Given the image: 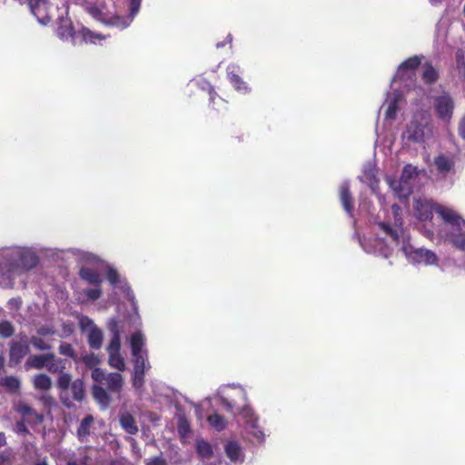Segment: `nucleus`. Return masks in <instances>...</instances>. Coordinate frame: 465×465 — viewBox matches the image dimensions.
<instances>
[{"mask_svg":"<svg viewBox=\"0 0 465 465\" xmlns=\"http://www.w3.org/2000/svg\"><path fill=\"white\" fill-rule=\"evenodd\" d=\"M391 213L394 219L393 224L390 222H381L379 227L400 247L407 260L413 264H437L438 257L434 252L425 248H415L411 244V235L402 227L401 207L398 204H392Z\"/></svg>","mask_w":465,"mask_h":465,"instance_id":"obj_1","label":"nucleus"},{"mask_svg":"<svg viewBox=\"0 0 465 465\" xmlns=\"http://www.w3.org/2000/svg\"><path fill=\"white\" fill-rule=\"evenodd\" d=\"M95 382L93 386V395L95 401L104 408L111 402V393H119L124 386L123 375L119 372H106L103 369H95L91 372Z\"/></svg>","mask_w":465,"mask_h":465,"instance_id":"obj_2","label":"nucleus"},{"mask_svg":"<svg viewBox=\"0 0 465 465\" xmlns=\"http://www.w3.org/2000/svg\"><path fill=\"white\" fill-rule=\"evenodd\" d=\"M140 4L141 0H130V15L127 18L114 15L102 0L86 2L84 10L95 20L106 25L124 29L130 25L134 15L138 13Z\"/></svg>","mask_w":465,"mask_h":465,"instance_id":"obj_3","label":"nucleus"},{"mask_svg":"<svg viewBox=\"0 0 465 465\" xmlns=\"http://www.w3.org/2000/svg\"><path fill=\"white\" fill-rule=\"evenodd\" d=\"M4 258L8 266V277L31 270L38 263V257L29 248L13 247L4 251Z\"/></svg>","mask_w":465,"mask_h":465,"instance_id":"obj_4","label":"nucleus"},{"mask_svg":"<svg viewBox=\"0 0 465 465\" xmlns=\"http://www.w3.org/2000/svg\"><path fill=\"white\" fill-rule=\"evenodd\" d=\"M418 174L419 170L416 166L407 164L404 166L399 180L387 177L386 182L397 197L407 198L412 193L413 182Z\"/></svg>","mask_w":465,"mask_h":465,"instance_id":"obj_5","label":"nucleus"},{"mask_svg":"<svg viewBox=\"0 0 465 465\" xmlns=\"http://www.w3.org/2000/svg\"><path fill=\"white\" fill-rule=\"evenodd\" d=\"M131 349L134 357V372L145 373L151 368L147 359V351L143 349L145 338L140 331H136L131 336Z\"/></svg>","mask_w":465,"mask_h":465,"instance_id":"obj_6","label":"nucleus"},{"mask_svg":"<svg viewBox=\"0 0 465 465\" xmlns=\"http://www.w3.org/2000/svg\"><path fill=\"white\" fill-rule=\"evenodd\" d=\"M98 456L97 449L85 446L68 453L64 459H60L58 465H95Z\"/></svg>","mask_w":465,"mask_h":465,"instance_id":"obj_7","label":"nucleus"},{"mask_svg":"<svg viewBox=\"0 0 465 465\" xmlns=\"http://www.w3.org/2000/svg\"><path fill=\"white\" fill-rule=\"evenodd\" d=\"M79 327L87 333V341L94 350H99L103 344V332L88 316L81 315L78 318Z\"/></svg>","mask_w":465,"mask_h":465,"instance_id":"obj_8","label":"nucleus"},{"mask_svg":"<svg viewBox=\"0 0 465 465\" xmlns=\"http://www.w3.org/2000/svg\"><path fill=\"white\" fill-rule=\"evenodd\" d=\"M434 109L440 119L450 122L454 111V101L449 94H442L434 98Z\"/></svg>","mask_w":465,"mask_h":465,"instance_id":"obj_9","label":"nucleus"},{"mask_svg":"<svg viewBox=\"0 0 465 465\" xmlns=\"http://www.w3.org/2000/svg\"><path fill=\"white\" fill-rule=\"evenodd\" d=\"M420 64V58L419 56H412L401 63L397 70L392 83L397 80L401 81H412L415 76V70Z\"/></svg>","mask_w":465,"mask_h":465,"instance_id":"obj_10","label":"nucleus"},{"mask_svg":"<svg viewBox=\"0 0 465 465\" xmlns=\"http://www.w3.org/2000/svg\"><path fill=\"white\" fill-rule=\"evenodd\" d=\"M435 213L447 225L450 226L449 231L460 230L461 223H465L460 215L448 206L439 204L435 208Z\"/></svg>","mask_w":465,"mask_h":465,"instance_id":"obj_11","label":"nucleus"},{"mask_svg":"<svg viewBox=\"0 0 465 465\" xmlns=\"http://www.w3.org/2000/svg\"><path fill=\"white\" fill-rule=\"evenodd\" d=\"M241 416L245 420L246 430L253 437V440L262 442L264 440V433L257 426V418L255 417L252 410L245 406L241 411Z\"/></svg>","mask_w":465,"mask_h":465,"instance_id":"obj_12","label":"nucleus"},{"mask_svg":"<svg viewBox=\"0 0 465 465\" xmlns=\"http://www.w3.org/2000/svg\"><path fill=\"white\" fill-rule=\"evenodd\" d=\"M30 351L26 336L20 341H12L10 343L9 361L11 364H19L24 357Z\"/></svg>","mask_w":465,"mask_h":465,"instance_id":"obj_13","label":"nucleus"},{"mask_svg":"<svg viewBox=\"0 0 465 465\" xmlns=\"http://www.w3.org/2000/svg\"><path fill=\"white\" fill-rule=\"evenodd\" d=\"M432 200L427 198H418L414 201V210L419 220L427 221L432 218L436 206Z\"/></svg>","mask_w":465,"mask_h":465,"instance_id":"obj_14","label":"nucleus"},{"mask_svg":"<svg viewBox=\"0 0 465 465\" xmlns=\"http://www.w3.org/2000/svg\"><path fill=\"white\" fill-rule=\"evenodd\" d=\"M28 4L33 15L42 25L49 23L51 17L49 15V4L47 0H28Z\"/></svg>","mask_w":465,"mask_h":465,"instance_id":"obj_15","label":"nucleus"},{"mask_svg":"<svg viewBox=\"0 0 465 465\" xmlns=\"http://www.w3.org/2000/svg\"><path fill=\"white\" fill-rule=\"evenodd\" d=\"M107 279L114 287L121 289L126 294V297L132 302L134 309L136 310V302L131 288L125 282L119 280L118 272L110 266L107 268Z\"/></svg>","mask_w":465,"mask_h":465,"instance_id":"obj_16","label":"nucleus"},{"mask_svg":"<svg viewBox=\"0 0 465 465\" xmlns=\"http://www.w3.org/2000/svg\"><path fill=\"white\" fill-rule=\"evenodd\" d=\"M427 124L412 120L404 133V137L413 143H421L426 135Z\"/></svg>","mask_w":465,"mask_h":465,"instance_id":"obj_17","label":"nucleus"},{"mask_svg":"<svg viewBox=\"0 0 465 465\" xmlns=\"http://www.w3.org/2000/svg\"><path fill=\"white\" fill-rule=\"evenodd\" d=\"M195 447L197 454L205 465H221L222 461L220 459L215 460L214 462L210 461V460L213 458V450L212 445L208 441L203 439H198L196 440Z\"/></svg>","mask_w":465,"mask_h":465,"instance_id":"obj_18","label":"nucleus"},{"mask_svg":"<svg viewBox=\"0 0 465 465\" xmlns=\"http://www.w3.org/2000/svg\"><path fill=\"white\" fill-rule=\"evenodd\" d=\"M433 164L438 174L446 177L454 171L455 162L453 157L440 153L434 158Z\"/></svg>","mask_w":465,"mask_h":465,"instance_id":"obj_19","label":"nucleus"},{"mask_svg":"<svg viewBox=\"0 0 465 465\" xmlns=\"http://www.w3.org/2000/svg\"><path fill=\"white\" fill-rule=\"evenodd\" d=\"M224 451L227 458L236 465L244 461L243 450L236 441H228L224 446Z\"/></svg>","mask_w":465,"mask_h":465,"instance_id":"obj_20","label":"nucleus"},{"mask_svg":"<svg viewBox=\"0 0 465 465\" xmlns=\"http://www.w3.org/2000/svg\"><path fill=\"white\" fill-rule=\"evenodd\" d=\"M53 359H54V353L33 354L27 358V360L25 363V370H30V369L41 370L43 368H45V365H47L48 360H53Z\"/></svg>","mask_w":465,"mask_h":465,"instance_id":"obj_21","label":"nucleus"},{"mask_svg":"<svg viewBox=\"0 0 465 465\" xmlns=\"http://www.w3.org/2000/svg\"><path fill=\"white\" fill-rule=\"evenodd\" d=\"M72 376L71 374L64 372L62 371L59 373L58 379H57V387L61 391V401L64 405L66 407H71L72 402L70 399L64 395V392L69 390L71 384H72Z\"/></svg>","mask_w":465,"mask_h":465,"instance_id":"obj_22","label":"nucleus"},{"mask_svg":"<svg viewBox=\"0 0 465 465\" xmlns=\"http://www.w3.org/2000/svg\"><path fill=\"white\" fill-rule=\"evenodd\" d=\"M340 200L345 212L351 216L353 212V201L348 181H344L340 186Z\"/></svg>","mask_w":465,"mask_h":465,"instance_id":"obj_23","label":"nucleus"},{"mask_svg":"<svg viewBox=\"0 0 465 465\" xmlns=\"http://www.w3.org/2000/svg\"><path fill=\"white\" fill-rule=\"evenodd\" d=\"M239 71L240 67L238 65L230 64L227 67V76L236 90L246 93L248 91V86L246 83L242 81V79L238 74Z\"/></svg>","mask_w":465,"mask_h":465,"instance_id":"obj_24","label":"nucleus"},{"mask_svg":"<svg viewBox=\"0 0 465 465\" xmlns=\"http://www.w3.org/2000/svg\"><path fill=\"white\" fill-rule=\"evenodd\" d=\"M94 417L92 415H87L84 418L76 430L77 438L80 441L84 442L87 440L88 437L92 434V429L94 427Z\"/></svg>","mask_w":465,"mask_h":465,"instance_id":"obj_25","label":"nucleus"},{"mask_svg":"<svg viewBox=\"0 0 465 465\" xmlns=\"http://www.w3.org/2000/svg\"><path fill=\"white\" fill-rule=\"evenodd\" d=\"M444 238L458 250L465 252V233L460 230L449 231L445 233Z\"/></svg>","mask_w":465,"mask_h":465,"instance_id":"obj_26","label":"nucleus"},{"mask_svg":"<svg viewBox=\"0 0 465 465\" xmlns=\"http://www.w3.org/2000/svg\"><path fill=\"white\" fill-rule=\"evenodd\" d=\"M80 277L90 284L100 286L103 280L100 273L89 267H83L79 272Z\"/></svg>","mask_w":465,"mask_h":465,"instance_id":"obj_27","label":"nucleus"},{"mask_svg":"<svg viewBox=\"0 0 465 465\" xmlns=\"http://www.w3.org/2000/svg\"><path fill=\"white\" fill-rule=\"evenodd\" d=\"M32 382L34 388L36 391L43 392H46L52 388V380L47 374L45 373L35 375L32 379Z\"/></svg>","mask_w":465,"mask_h":465,"instance_id":"obj_28","label":"nucleus"},{"mask_svg":"<svg viewBox=\"0 0 465 465\" xmlns=\"http://www.w3.org/2000/svg\"><path fill=\"white\" fill-rule=\"evenodd\" d=\"M122 428L129 434H135L138 431V427L135 419L129 412H124L119 418Z\"/></svg>","mask_w":465,"mask_h":465,"instance_id":"obj_29","label":"nucleus"},{"mask_svg":"<svg viewBox=\"0 0 465 465\" xmlns=\"http://www.w3.org/2000/svg\"><path fill=\"white\" fill-rule=\"evenodd\" d=\"M57 35L63 40H68L70 38L74 40L75 32L69 20H61L60 25L57 28Z\"/></svg>","mask_w":465,"mask_h":465,"instance_id":"obj_30","label":"nucleus"},{"mask_svg":"<svg viewBox=\"0 0 465 465\" xmlns=\"http://www.w3.org/2000/svg\"><path fill=\"white\" fill-rule=\"evenodd\" d=\"M401 94L400 93H396L393 94L391 99L387 100V109L385 113V116L387 119H395L398 112V102L401 99Z\"/></svg>","mask_w":465,"mask_h":465,"instance_id":"obj_31","label":"nucleus"},{"mask_svg":"<svg viewBox=\"0 0 465 465\" xmlns=\"http://www.w3.org/2000/svg\"><path fill=\"white\" fill-rule=\"evenodd\" d=\"M69 389L74 401H83L84 397V381L81 379H76L74 381Z\"/></svg>","mask_w":465,"mask_h":465,"instance_id":"obj_32","label":"nucleus"},{"mask_svg":"<svg viewBox=\"0 0 465 465\" xmlns=\"http://www.w3.org/2000/svg\"><path fill=\"white\" fill-rule=\"evenodd\" d=\"M108 364L119 371L125 370V361L120 352L108 353Z\"/></svg>","mask_w":465,"mask_h":465,"instance_id":"obj_33","label":"nucleus"},{"mask_svg":"<svg viewBox=\"0 0 465 465\" xmlns=\"http://www.w3.org/2000/svg\"><path fill=\"white\" fill-rule=\"evenodd\" d=\"M18 410L24 417L32 419L36 423H41L43 421V416L38 414L33 408L26 404L20 405Z\"/></svg>","mask_w":465,"mask_h":465,"instance_id":"obj_34","label":"nucleus"},{"mask_svg":"<svg viewBox=\"0 0 465 465\" xmlns=\"http://www.w3.org/2000/svg\"><path fill=\"white\" fill-rule=\"evenodd\" d=\"M82 361L85 365L86 368L90 369L92 371L95 369H100L98 365L100 364V358L94 353L85 354L82 357Z\"/></svg>","mask_w":465,"mask_h":465,"instance_id":"obj_35","label":"nucleus"},{"mask_svg":"<svg viewBox=\"0 0 465 465\" xmlns=\"http://www.w3.org/2000/svg\"><path fill=\"white\" fill-rule=\"evenodd\" d=\"M45 369L51 373H60L64 371V365L63 364V361L54 354V359L47 361Z\"/></svg>","mask_w":465,"mask_h":465,"instance_id":"obj_36","label":"nucleus"},{"mask_svg":"<svg viewBox=\"0 0 465 465\" xmlns=\"http://www.w3.org/2000/svg\"><path fill=\"white\" fill-rule=\"evenodd\" d=\"M28 342L37 351H45L52 349L51 344L38 336H32Z\"/></svg>","mask_w":465,"mask_h":465,"instance_id":"obj_37","label":"nucleus"},{"mask_svg":"<svg viewBox=\"0 0 465 465\" xmlns=\"http://www.w3.org/2000/svg\"><path fill=\"white\" fill-rule=\"evenodd\" d=\"M437 78L438 73L435 68L431 64H427L422 73L423 81L427 84H432Z\"/></svg>","mask_w":465,"mask_h":465,"instance_id":"obj_38","label":"nucleus"},{"mask_svg":"<svg viewBox=\"0 0 465 465\" xmlns=\"http://www.w3.org/2000/svg\"><path fill=\"white\" fill-rule=\"evenodd\" d=\"M374 252L385 258L391 254V249L381 239H375L373 242Z\"/></svg>","mask_w":465,"mask_h":465,"instance_id":"obj_39","label":"nucleus"},{"mask_svg":"<svg viewBox=\"0 0 465 465\" xmlns=\"http://www.w3.org/2000/svg\"><path fill=\"white\" fill-rule=\"evenodd\" d=\"M208 421L210 425L214 428L216 430H223L226 426L225 420L219 414H213L208 417Z\"/></svg>","mask_w":465,"mask_h":465,"instance_id":"obj_40","label":"nucleus"},{"mask_svg":"<svg viewBox=\"0 0 465 465\" xmlns=\"http://www.w3.org/2000/svg\"><path fill=\"white\" fill-rule=\"evenodd\" d=\"M2 384L11 391H16L20 388V381L14 376L5 377Z\"/></svg>","mask_w":465,"mask_h":465,"instance_id":"obj_41","label":"nucleus"},{"mask_svg":"<svg viewBox=\"0 0 465 465\" xmlns=\"http://www.w3.org/2000/svg\"><path fill=\"white\" fill-rule=\"evenodd\" d=\"M59 353L76 361V353L70 343L62 342L59 346Z\"/></svg>","mask_w":465,"mask_h":465,"instance_id":"obj_42","label":"nucleus"},{"mask_svg":"<svg viewBox=\"0 0 465 465\" xmlns=\"http://www.w3.org/2000/svg\"><path fill=\"white\" fill-rule=\"evenodd\" d=\"M82 37H83V40L84 42H91V43H94L95 39H103L104 36L100 34H95L92 31H90L89 29L87 28H83L80 32Z\"/></svg>","mask_w":465,"mask_h":465,"instance_id":"obj_43","label":"nucleus"},{"mask_svg":"<svg viewBox=\"0 0 465 465\" xmlns=\"http://www.w3.org/2000/svg\"><path fill=\"white\" fill-rule=\"evenodd\" d=\"M144 376L145 373H133V386L139 392H142L143 391L144 385Z\"/></svg>","mask_w":465,"mask_h":465,"instance_id":"obj_44","label":"nucleus"},{"mask_svg":"<svg viewBox=\"0 0 465 465\" xmlns=\"http://www.w3.org/2000/svg\"><path fill=\"white\" fill-rule=\"evenodd\" d=\"M14 333V327L9 322H0V335L4 338H8Z\"/></svg>","mask_w":465,"mask_h":465,"instance_id":"obj_45","label":"nucleus"},{"mask_svg":"<svg viewBox=\"0 0 465 465\" xmlns=\"http://www.w3.org/2000/svg\"><path fill=\"white\" fill-rule=\"evenodd\" d=\"M120 349H121L120 336H113L109 345L107 346V349H106L107 352L108 353L120 352Z\"/></svg>","mask_w":465,"mask_h":465,"instance_id":"obj_46","label":"nucleus"},{"mask_svg":"<svg viewBox=\"0 0 465 465\" xmlns=\"http://www.w3.org/2000/svg\"><path fill=\"white\" fill-rule=\"evenodd\" d=\"M84 293L89 300L96 301L100 298L102 291L99 286H96V288L85 290Z\"/></svg>","mask_w":465,"mask_h":465,"instance_id":"obj_47","label":"nucleus"},{"mask_svg":"<svg viewBox=\"0 0 465 465\" xmlns=\"http://www.w3.org/2000/svg\"><path fill=\"white\" fill-rule=\"evenodd\" d=\"M455 58L458 69L460 71L465 70V54L461 49L457 50Z\"/></svg>","mask_w":465,"mask_h":465,"instance_id":"obj_48","label":"nucleus"},{"mask_svg":"<svg viewBox=\"0 0 465 465\" xmlns=\"http://www.w3.org/2000/svg\"><path fill=\"white\" fill-rule=\"evenodd\" d=\"M108 329L112 332L113 336H120V327L116 320L112 319L109 321Z\"/></svg>","mask_w":465,"mask_h":465,"instance_id":"obj_49","label":"nucleus"},{"mask_svg":"<svg viewBox=\"0 0 465 465\" xmlns=\"http://www.w3.org/2000/svg\"><path fill=\"white\" fill-rule=\"evenodd\" d=\"M363 177L365 181L369 182L371 184L377 182L376 175L372 168L365 169Z\"/></svg>","mask_w":465,"mask_h":465,"instance_id":"obj_50","label":"nucleus"},{"mask_svg":"<svg viewBox=\"0 0 465 465\" xmlns=\"http://www.w3.org/2000/svg\"><path fill=\"white\" fill-rule=\"evenodd\" d=\"M145 465H168L167 461L162 457H154L147 460Z\"/></svg>","mask_w":465,"mask_h":465,"instance_id":"obj_51","label":"nucleus"},{"mask_svg":"<svg viewBox=\"0 0 465 465\" xmlns=\"http://www.w3.org/2000/svg\"><path fill=\"white\" fill-rule=\"evenodd\" d=\"M459 134L465 139V114L461 117L460 124H459Z\"/></svg>","mask_w":465,"mask_h":465,"instance_id":"obj_52","label":"nucleus"},{"mask_svg":"<svg viewBox=\"0 0 465 465\" xmlns=\"http://www.w3.org/2000/svg\"><path fill=\"white\" fill-rule=\"evenodd\" d=\"M40 401L45 405V406H51L53 405L54 403V399L47 395V394H43L41 397H40Z\"/></svg>","mask_w":465,"mask_h":465,"instance_id":"obj_53","label":"nucleus"},{"mask_svg":"<svg viewBox=\"0 0 465 465\" xmlns=\"http://www.w3.org/2000/svg\"><path fill=\"white\" fill-rule=\"evenodd\" d=\"M222 403L224 407H226L227 410H232V404L227 399L222 398Z\"/></svg>","mask_w":465,"mask_h":465,"instance_id":"obj_54","label":"nucleus"},{"mask_svg":"<svg viewBox=\"0 0 465 465\" xmlns=\"http://www.w3.org/2000/svg\"><path fill=\"white\" fill-rule=\"evenodd\" d=\"M33 465H48L46 458H38L35 460Z\"/></svg>","mask_w":465,"mask_h":465,"instance_id":"obj_55","label":"nucleus"},{"mask_svg":"<svg viewBox=\"0 0 465 465\" xmlns=\"http://www.w3.org/2000/svg\"><path fill=\"white\" fill-rule=\"evenodd\" d=\"M37 333L40 335H48L51 334L52 331H50L47 328L42 327L37 330Z\"/></svg>","mask_w":465,"mask_h":465,"instance_id":"obj_56","label":"nucleus"},{"mask_svg":"<svg viewBox=\"0 0 465 465\" xmlns=\"http://www.w3.org/2000/svg\"><path fill=\"white\" fill-rule=\"evenodd\" d=\"M6 444V438L4 432H0V447H3Z\"/></svg>","mask_w":465,"mask_h":465,"instance_id":"obj_57","label":"nucleus"},{"mask_svg":"<svg viewBox=\"0 0 465 465\" xmlns=\"http://www.w3.org/2000/svg\"><path fill=\"white\" fill-rule=\"evenodd\" d=\"M7 461V459L4 455H0V465H4Z\"/></svg>","mask_w":465,"mask_h":465,"instance_id":"obj_58","label":"nucleus"},{"mask_svg":"<svg viewBox=\"0 0 465 465\" xmlns=\"http://www.w3.org/2000/svg\"><path fill=\"white\" fill-rule=\"evenodd\" d=\"M432 5H438L441 0H430Z\"/></svg>","mask_w":465,"mask_h":465,"instance_id":"obj_59","label":"nucleus"},{"mask_svg":"<svg viewBox=\"0 0 465 465\" xmlns=\"http://www.w3.org/2000/svg\"><path fill=\"white\" fill-rule=\"evenodd\" d=\"M223 46H224V43H222V42L221 43H217V45H216L217 48H221V47H223Z\"/></svg>","mask_w":465,"mask_h":465,"instance_id":"obj_60","label":"nucleus"},{"mask_svg":"<svg viewBox=\"0 0 465 465\" xmlns=\"http://www.w3.org/2000/svg\"><path fill=\"white\" fill-rule=\"evenodd\" d=\"M228 38H229V41H232V35H228Z\"/></svg>","mask_w":465,"mask_h":465,"instance_id":"obj_61","label":"nucleus"},{"mask_svg":"<svg viewBox=\"0 0 465 465\" xmlns=\"http://www.w3.org/2000/svg\"><path fill=\"white\" fill-rule=\"evenodd\" d=\"M2 361H3V360H2V358L0 357V364H2Z\"/></svg>","mask_w":465,"mask_h":465,"instance_id":"obj_62","label":"nucleus"},{"mask_svg":"<svg viewBox=\"0 0 465 465\" xmlns=\"http://www.w3.org/2000/svg\"><path fill=\"white\" fill-rule=\"evenodd\" d=\"M20 3H22L24 0H18Z\"/></svg>","mask_w":465,"mask_h":465,"instance_id":"obj_63","label":"nucleus"}]
</instances>
